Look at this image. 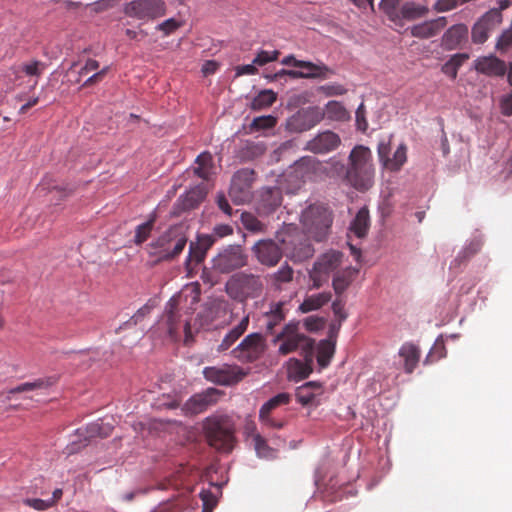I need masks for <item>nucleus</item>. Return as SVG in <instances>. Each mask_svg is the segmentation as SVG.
I'll return each mask as SVG.
<instances>
[{"label":"nucleus","instance_id":"f257e3e1","mask_svg":"<svg viewBox=\"0 0 512 512\" xmlns=\"http://www.w3.org/2000/svg\"><path fill=\"white\" fill-rule=\"evenodd\" d=\"M375 167L371 150L356 145L348 156L346 184L360 192L368 191L374 185Z\"/></svg>","mask_w":512,"mask_h":512},{"label":"nucleus","instance_id":"f03ea898","mask_svg":"<svg viewBox=\"0 0 512 512\" xmlns=\"http://www.w3.org/2000/svg\"><path fill=\"white\" fill-rule=\"evenodd\" d=\"M188 237L182 226H173L160 235L148 247V253L154 257V264L176 258L185 248Z\"/></svg>","mask_w":512,"mask_h":512},{"label":"nucleus","instance_id":"7ed1b4c3","mask_svg":"<svg viewBox=\"0 0 512 512\" xmlns=\"http://www.w3.org/2000/svg\"><path fill=\"white\" fill-rule=\"evenodd\" d=\"M276 238L282 245L284 255L295 262L307 260L314 254L310 238L293 224L285 226Z\"/></svg>","mask_w":512,"mask_h":512},{"label":"nucleus","instance_id":"20e7f679","mask_svg":"<svg viewBox=\"0 0 512 512\" xmlns=\"http://www.w3.org/2000/svg\"><path fill=\"white\" fill-rule=\"evenodd\" d=\"M332 213L322 204H312L301 214L300 222L304 234L314 241L321 242L328 236L332 225Z\"/></svg>","mask_w":512,"mask_h":512},{"label":"nucleus","instance_id":"39448f33","mask_svg":"<svg viewBox=\"0 0 512 512\" xmlns=\"http://www.w3.org/2000/svg\"><path fill=\"white\" fill-rule=\"evenodd\" d=\"M263 289L264 283L261 276L251 273L234 274L225 285L228 296L238 302L260 297Z\"/></svg>","mask_w":512,"mask_h":512},{"label":"nucleus","instance_id":"423d86ee","mask_svg":"<svg viewBox=\"0 0 512 512\" xmlns=\"http://www.w3.org/2000/svg\"><path fill=\"white\" fill-rule=\"evenodd\" d=\"M205 437L214 448H232L234 429L231 420L226 415L214 414L203 422Z\"/></svg>","mask_w":512,"mask_h":512},{"label":"nucleus","instance_id":"0eeeda50","mask_svg":"<svg viewBox=\"0 0 512 512\" xmlns=\"http://www.w3.org/2000/svg\"><path fill=\"white\" fill-rule=\"evenodd\" d=\"M276 341H282L279 353L287 355L301 348L305 354H313L315 342L310 337L298 332V324L290 322L276 336Z\"/></svg>","mask_w":512,"mask_h":512},{"label":"nucleus","instance_id":"6e6552de","mask_svg":"<svg viewBox=\"0 0 512 512\" xmlns=\"http://www.w3.org/2000/svg\"><path fill=\"white\" fill-rule=\"evenodd\" d=\"M113 426L102 420L91 423L85 427L78 428L72 435L70 445L73 448H86L98 446L100 441L111 435Z\"/></svg>","mask_w":512,"mask_h":512},{"label":"nucleus","instance_id":"1a4fd4ad","mask_svg":"<svg viewBox=\"0 0 512 512\" xmlns=\"http://www.w3.org/2000/svg\"><path fill=\"white\" fill-rule=\"evenodd\" d=\"M166 11L167 6L163 0H132L123 6L126 16L145 22L163 17Z\"/></svg>","mask_w":512,"mask_h":512},{"label":"nucleus","instance_id":"9d476101","mask_svg":"<svg viewBox=\"0 0 512 512\" xmlns=\"http://www.w3.org/2000/svg\"><path fill=\"white\" fill-rule=\"evenodd\" d=\"M248 256L240 245H229L212 259V269L228 274L247 265Z\"/></svg>","mask_w":512,"mask_h":512},{"label":"nucleus","instance_id":"9b49d317","mask_svg":"<svg viewBox=\"0 0 512 512\" xmlns=\"http://www.w3.org/2000/svg\"><path fill=\"white\" fill-rule=\"evenodd\" d=\"M266 348L265 338L260 333H252L247 335L231 353L240 362L252 363L264 355Z\"/></svg>","mask_w":512,"mask_h":512},{"label":"nucleus","instance_id":"f8f14e48","mask_svg":"<svg viewBox=\"0 0 512 512\" xmlns=\"http://www.w3.org/2000/svg\"><path fill=\"white\" fill-rule=\"evenodd\" d=\"M255 171L249 168L238 170L232 177L229 196L237 204L248 203L252 199Z\"/></svg>","mask_w":512,"mask_h":512},{"label":"nucleus","instance_id":"ddd939ff","mask_svg":"<svg viewBox=\"0 0 512 512\" xmlns=\"http://www.w3.org/2000/svg\"><path fill=\"white\" fill-rule=\"evenodd\" d=\"M247 372L238 365L224 364L222 366H210L203 369L204 378L216 385L231 386L240 382Z\"/></svg>","mask_w":512,"mask_h":512},{"label":"nucleus","instance_id":"4468645a","mask_svg":"<svg viewBox=\"0 0 512 512\" xmlns=\"http://www.w3.org/2000/svg\"><path fill=\"white\" fill-rule=\"evenodd\" d=\"M223 392L217 388L209 387L202 392L192 395L182 406V411L187 416H193L206 411L215 405Z\"/></svg>","mask_w":512,"mask_h":512},{"label":"nucleus","instance_id":"2eb2a0df","mask_svg":"<svg viewBox=\"0 0 512 512\" xmlns=\"http://www.w3.org/2000/svg\"><path fill=\"white\" fill-rule=\"evenodd\" d=\"M323 119L324 113L321 108L308 107L290 117L287 121V128L291 132L301 133L312 129Z\"/></svg>","mask_w":512,"mask_h":512},{"label":"nucleus","instance_id":"dca6fc26","mask_svg":"<svg viewBox=\"0 0 512 512\" xmlns=\"http://www.w3.org/2000/svg\"><path fill=\"white\" fill-rule=\"evenodd\" d=\"M502 23V14L496 8L487 11L473 25L471 39L475 44H483L489 38V34Z\"/></svg>","mask_w":512,"mask_h":512},{"label":"nucleus","instance_id":"f3484780","mask_svg":"<svg viewBox=\"0 0 512 512\" xmlns=\"http://www.w3.org/2000/svg\"><path fill=\"white\" fill-rule=\"evenodd\" d=\"M341 143V138L337 133L331 130H325L319 132L312 139L307 141L304 150L313 154L324 155L338 149Z\"/></svg>","mask_w":512,"mask_h":512},{"label":"nucleus","instance_id":"a211bd4d","mask_svg":"<svg viewBox=\"0 0 512 512\" xmlns=\"http://www.w3.org/2000/svg\"><path fill=\"white\" fill-rule=\"evenodd\" d=\"M252 251L262 265L269 267L277 265L284 255L283 248L272 239L257 241L252 247Z\"/></svg>","mask_w":512,"mask_h":512},{"label":"nucleus","instance_id":"6ab92c4d","mask_svg":"<svg viewBox=\"0 0 512 512\" xmlns=\"http://www.w3.org/2000/svg\"><path fill=\"white\" fill-rule=\"evenodd\" d=\"M325 389L321 382L309 381L296 389L295 397L302 406L320 405Z\"/></svg>","mask_w":512,"mask_h":512},{"label":"nucleus","instance_id":"aec40b11","mask_svg":"<svg viewBox=\"0 0 512 512\" xmlns=\"http://www.w3.org/2000/svg\"><path fill=\"white\" fill-rule=\"evenodd\" d=\"M294 171L302 177L314 180L326 178V161H320L314 157H302L295 163Z\"/></svg>","mask_w":512,"mask_h":512},{"label":"nucleus","instance_id":"412c9836","mask_svg":"<svg viewBox=\"0 0 512 512\" xmlns=\"http://www.w3.org/2000/svg\"><path fill=\"white\" fill-rule=\"evenodd\" d=\"M390 148L389 145L381 142L378 145V156L383 166L390 171H398L407 161V147L401 144L393 154V157H389Z\"/></svg>","mask_w":512,"mask_h":512},{"label":"nucleus","instance_id":"4be33fe9","mask_svg":"<svg viewBox=\"0 0 512 512\" xmlns=\"http://www.w3.org/2000/svg\"><path fill=\"white\" fill-rule=\"evenodd\" d=\"M282 203V191L279 187H264L261 189L257 209L261 214L274 212Z\"/></svg>","mask_w":512,"mask_h":512},{"label":"nucleus","instance_id":"5701e85b","mask_svg":"<svg viewBox=\"0 0 512 512\" xmlns=\"http://www.w3.org/2000/svg\"><path fill=\"white\" fill-rule=\"evenodd\" d=\"M165 318L168 333L172 338H176L178 336L181 323H183L184 332L186 338H188L191 333L190 323L188 320H181V314L179 313L174 299H171L168 302Z\"/></svg>","mask_w":512,"mask_h":512},{"label":"nucleus","instance_id":"b1692460","mask_svg":"<svg viewBox=\"0 0 512 512\" xmlns=\"http://www.w3.org/2000/svg\"><path fill=\"white\" fill-rule=\"evenodd\" d=\"M291 396L289 393L282 392L265 402L259 410V419L265 425L281 427V424L271 418V413L276 408L289 404Z\"/></svg>","mask_w":512,"mask_h":512},{"label":"nucleus","instance_id":"393cba45","mask_svg":"<svg viewBox=\"0 0 512 512\" xmlns=\"http://www.w3.org/2000/svg\"><path fill=\"white\" fill-rule=\"evenodd\" d=\"M447 25L446 17H438L436 19L425 21L414 25L411 28V35L420 39H428L436 36Z\"/></svg>","mask_w":512,"mask_h":512},{"label":"nucleus","instance_id":"a878e982","mask_svg":"<svg viewBox=\"0 0 512 512\" xmlns=\"http://www.w3.org/2000/svg\"><path fill=\"white\" fill-rule=\"evenodd\" d=\"M297 67L305 69V71L289 72L291 78H320L326 79L331 74V70L326 65H317L309 61L297 62Z\"/></svg>","mask_w":512,"mask_h":512},{"label":"nucleus","instance_id":"bb28decb","mask_svg":"<svg viewBox=\"0 0 512 512\" xmlns=\"http://www.w3.org/2000/svg\"><path fill=\"white\" fill-rule=\"evenodd\" d=\"M207 190L205 185H197L190 189L185 195L180 196L177 200V207L181 211L195 209L205 199Z\"/></svg>","mask_w":512,"mask_h":512},{"label":"nucleus","instance_id":"cd10ccee","mask_svg":"<svg viewBox=\"0 0 512 512\" xmlns=\"http://www.w3.org/2000/svg\"><path fill=\"white\" fill-rule=\"evenodd\" d=\"M468 37V27L465 24H455L448 28L442 36V47L446 50L456 49Z\"/></svg>","mask_w":512,"mask_h":512},{"label":"nucleus","instance_id":"c85d7f7f","mask_svg":"<svg viewBox=\"0 0 512 512\" xmlns=\"http://www.w3.org/2000/svg\"><path fill=\"white\" fill-rule=\"evenodd\" d=\"M475 69L488 76H503L507 71L505 62L495 56L477 59Z\"/></svg>","mask_w":512,"mask_h":512},{"label":"nucleus","instance_id":"c756f323","mask_svg":"<svg viewBox=\"0 0 512 512\" xmlns=\"http://www.w3.org/2000/svg\"><path fill=\"white\" fill-rule=\"evenodd\" d=\"M57 382V377H48L46 379H38L34 382H26L10 389L7 393L0 394V401L7 402L11 400V396L15 393H23L33 391L36 389H43L54 385Z\"/></svg>","mask_w":512,"mask_h":512},{"label":"nucleus","instance_id":"7c9ffc66","mask_svg":"<svg viewBox=\"0 0 512 512\" xmlns=\"http://www.w3.org/2000/svg\"><path fill=\"white\" fill-rule=\"evenodd\" d=\"M399 13L400 23L397 26L402 27L404 21H415L426 17L429 13V8L414 1H407L401 5Z\"/></svg>","mask_w":512,"mask_h":512},{"label":"nucleus","instance_id":"2f4dec72","mask_svg":"<svg viewBox=\"0 0 512 512\" xmlns=\"http://www.w3.org/2000/svg\"><path fill=\"white\" fill-rule=\"evenodd\" d=\"M312 356L305 354L306 361L302 362L298 359H290L288 362V377L294 381H300L307 378L312 373Z\"/></svg>","mask_w":512,"mask_h":512},{"label":"nucleus","instance_id":"473e14b6","mask_svg":"<svg viewBox=\"0 0 512 512\" xmlns=\"http://www.w3.org/2000/svg\"><path fill=\"white\" fill-rule=\"evenodd\" d=\"M399 356L404 360V370L410 374L416 368L420 360V350L412 343H405L399 350Z\"/></svg>","mask_w":512,"mask_h":512},{"label":"nucleus","instance_id":"72a5a7b5","mask_svg":"<svg viewBox=\"0 0 512 512\" xmlns=\"http://www.w3.org/2000/svg\"><path fill=\"white\" fill-rule=\"evenodd\" d=\"M342 256V253L336 251L325 253L315 262L314 267L317 271L323 272L325 276H328L338 268Z\"/></svg>","mask_w":512,"mask_h":512},{"label":"nucleus","instance_id":"f704fd0d","mask_svg":"<svg viewBox=\"0 0 512 512\" xmlns=\"http://www.w3.org/2000/svg\"><path fill=\"white\" fill-rule=\"evenodd\" d=\"M249 325V316H245L232 328L223 338L218 346V351L228 350L247 330Z\"/></svg>","mask_w":512,"mask_h":512},{"label":"nucleus","instance_id":"c9c22d12","mask_svg":"<svg viewBox=\"0 0 512 512\" xmlns=\"http://www.w3.org/2000/svg\"><path fill=\"white\" fill-rule=\"evenodd\" d=\"M331 298V292H322L307 296L300 304L299 310L302 313H308L314 310H318L324 305H326L328 302H330Z\"/></svg>","mask_w":512,"mask_h":512},{"label":"nucleus","instance_id":"e433bc0d","mask_svg":"<svg viewBox=\"0 0 512 512\" xmlns=\"http://www.w3.org/2000/svg\"><path fill=\"white\" fill-rule=\"evenodd\" d=\"M195 164L196 166L193 168L194 174L203 180H209L214 168L211 153L203 152L198 155Z\"/></svg>","mask_w":512,"mask_h":512},{"label":"nucleus","instance_id":"4c0bfd02","mask_svg":"<svg viewBox=\"0 0 512 512\" xmlns=\"http://www.w3.org/2000/svg\"><path fill=\"white\" fill-rule=\"evenodd\" d=\"M283 307V302L273 303L270 310L264 314L265 327L268 332L272 333L274 328L284 321L286 315Z\"/></svg>","mask_w":512,"mask_h":512},{"label":"nucleus","instance_id":"58836bf2","mask_svg":"<svg viewBox=\"0 0 512 512\" xmlns=\"http://www.w3.org/2000/svg\"><path fill=\"white\" fill-rule=\"evenodd\" d=\"M347 165L332 157L326 161V178L341 181L346 184Z\"/></svg>","mask_w":512,"mask_h":512},{"label":"nucleus","instance_id":"ea45409f","mask_svg":"<svg viewBox=\"0 0 512 512\" xmlns=\"http://www.w3.org/2000/svg\"><path fill=\"white\" fill-rule=\"evenodd\" d=\"M324 117L332 121L344 122L350 119V114L344 105L338 101H329L325 110H323Z\"/></svg>","mask_w":512,"mask_h":512},{"label":"nucleus","instance_id":"a19ab883","mask_svg":"<svg viewBox=\"0 0 512 512\" xmlns=\"http://www.w3.org/2000/svg\"><path fill=\"white\" fill-rule=\"evenodd\" d=\"M368 228L369 212L366 208H361L351 223L350 229L357 237L362 238L367 234Z\"/></svg>","mask_w":512,"mask_h":512},{"label":"nucleus","instance_id":"79ce46f5","mask_svg":"<svg viewBox=\"0 0 512 512\" xmlns=\"http://www.w3.org/2000/svg\"><path fill=\"white\" fill-rule=\"evenodd\" d=\"M46 68V64L39 60H32L23 63L18 68L13 67L11 70L15 78L19 77V73H24L27 76L40 77Z\"/></svg>","mask_w":512,"mask_h":512},{"label":"nucleus","instance_id":"37998d69","mask_svg":"<svg viewBox=\"0 0 512 512\" xmlns=\"http://www.w3.org/2000/svg\"><path fill=\"white\" fill-rule=\"evenodd\" d=\"M356 273L355 269L350 268L334 276L332 286L337 295H341L349 287Z\"/></svg>","mask_w":512,"mask_h":512},{"label":"nucleus","instance_id":"c03bdc74","mask_svg":"<svg viewBox=\"0 0 512 512\" xmlns=\"http://www.w3.org/2000/svg\"><path fill=\"white\" fill-rule=\"evenodd\" d=\"M335 353V344L329 340H322L317 346V362L319 366L325 368L329 365L331 358Z\"/></svg>","mask_w":512,"mask_h":512},{"label":"nucleus","instance_id":"a18cd8bd","mask_svg":"<svg viewBox=\"0 0 512 512\" xmlns=\"http://www.w3.org/2000/svg\"><path fill=\"white\" fill-rule=\"evenodd\" d=\"M401 5V0H382L380 9L391 22L398 25V23H400L399 11H401Z\"/></svg>","mask_w":512,"mask_h":512},{"label":"nucleus","instance_id":"49530a36","mask_svg":"<svg viewBox=\"0 0 512 512\" xmlns=\"http://www.w3.org/2000/svg\"><path fill=\"white\" fill-rule=\"evenodd\" d=\"M241 222L244 228L253 233H260L265 231V224H263L256 216L249 212L241 214Z\"/></svg>","mask_w":512,"mask_h":512},{"label":"nucleus","instance_id":"de8ad7c7","mask_svg":"<svg viewBox=\"0 0 512 512\" xmlns=\"http://www.w3.org/2000/svg\"><path fill=\"white\" fill-rule=\"evenodd\" d=\"M276 101V94L271 90L260 92L252 101V109L260 110L270 107Z\"/></svg>","mask_w":512,"mask_h":512},{"label":"nucleus","instance_id":"09e8293b","mask_svg":"<svg viewBox=\"0 0 512 512\" xmlns=\"http://www.w3.org/2000/svg\"><path fill=\"white\" fill-rule=\"evenodd\" d=\"M155 223V218H151L145 223L138 225L135 230L134 243L136 245H141L144 243L150 236Z\"/></svg>","mask_w":512,"mask_h":512},{"label":"nucleus","instance_id":"8fccbe9b","mask_svg":"<svg viewBox=\"0 0 512 512\" xmlns=\"http://www.w3.org/2000/svg\"><path fill=\"white\" fill-rule=\"evenodd\" d=\"M206 251L196 245L194 242H191L189 245V254L186 260V265L189 267L192 264L198 265L200 264L206 257Z\"/></svg>","mask_w":512,"mask_h":512},{"label":"nucleus","instance_id":"3c124183","mask_svg":"<svg viewBox=\"0 0 512 512\" xmlns=\"http://www.w3.org/2000/svg\"><path fill=\"white\" fill-rule=\"evenodd\" d=\"M277 123L274 116H260L253 119L250 128L253 131L267 130L273 128Z\"/></svg>","mask_w":512,"mask_h":512},{"label":"nucleus","instance_id":"603ef678","mask_svg":"<svg viewBox=\"0 0 512 512\" xmlns=\"http://www.w3.org/2000/svg\"><path fill=\"white\" fill-rule=\"evenodd\" d=\"M199 496L203 506L202 512H212L218 503L217 496L210 490L205 489L200 492Z\"/></svg>","mask_w":512,"mask_h":512},{"label":"nucleus","instance_id":"864d4df0","mask_svg":"<svg viewBox=\"0 0 512 512\" xmlns=\"http://www.w3.org/2000/svg\"><path fill=\"white\" fill-rule=\"evenodd\" d=\"M280 55V52L278 50L273 51H266L261 50L257 53L255 58L253 59V64H256L258 66H263L269 62L276 61Z\"/></svg>","mask_w":512,"mask_h":512},{"label":"nucleus","instance_id":"5fc2aeb1","mask_svg":"<svg viewBox=\"0 0 512 512\" xmlns=\"http://www.w3.org/2000/svg\"><path fill=\"white\" fill-rule=\"evenodd\" d=\"M273 277L277 285L291 282L293 279V269L288 265H284L274 273Z\"/></svg>","mask_w":512,"mask_h":512},{"label":"nucleus","instance_id":"6e6d98bb","mask_svg":"<svg viewBox=\"0 0 512 512\" xmlns=\"http://www.w3.org/2000/svg\"><path fill=\"white\" fill-rule=\"evenodd\" d=\"M320 91L327 97L344 95L347 89L338 83L326 84L320 87Z\"/></svg>","mask_w":512,"mask_h":512},{"label":"nucleus","instance_id":"4d7b16f0","mask_svg":"<svg viewBox=\"0 0 512 512\" xmlns=\"http://www.w3.org/2000/svg\"><path fill=\"white\" fill-rule=\"evenodd\" d=\"M181 26V23L178 22L174 18H169L162 23L158 24L156 26V29L159 31H162L164 35L168 36L175 32L179 27Z\"/></svg>","mask_w":512,"mask_h":512},{"label":"nucleus","instance_id":"13d9d810","mask_svg":"<svg viewBox=\"0 0 512 512\" xmlns=\"http://www.w3.org/2000/svg\"><path fill=\"white\" fill-rule=\"evenodd\" d=\"M512 46V28L505 30L499 37L496 48L500 51H506Z\"/></svg>","mask_w":512,"mask_h":512},{"label":"nucleus","instance_id":"bf43d9fd","mask_svg":"<svg viewBox=\"0 0 512 512\" xmlns=\"http://www.w3.org/2000/svg\"><path fill=\"white\" fill-rule=\"evenodd\" d=\"M356 125L358 130L365 132L368 128V122L366 119V110L363 103H361L356 110Z\"/></svg>","mask_w":512,"mask_h":512},{"label":"nucleus","instance_id":"052dcab7","mask_svg":"<svg viewBox=\"0 0 512 512\" xmlns=\"http://www.w3.org/2000/svg\"><path fill=\"white\" fill-rule=\"evenodd\" d=\"M26 506H29L38 511H44L51 508V503H48L47 500L39 499V498H27L23 501Z\"/></svg>","mask_w":512,"mask_h":512},{"label":"nucleus","instance_id":"680f3d73","mask_svg":"<svg viewBox=\"0 0 512 512\" xmlns=\"http://www.w3.org/2000/svg\"><path fill=\"white\" fill-rule=\"evenodd\" d=\"M458 0H437L433 6L437 12H447L458 7Z\"/></svg>","mask_w":512,"mask_h":512},{"label":"nucleus","instance_id":"e2e57ef3","mask_svg":"<svg viewBox=\"0 0 512 512\" xmlns=\"http://www.w3.org/2000/svg\"><path fill=\"white\" fill-rule=\"evenodd\" d=\"M310 278L312 281L311 288L319 289L327 281L328 276H325L323 272L317 271L315 267H313Z\"/></svg>","mask_w":512,"mask_h":512},{"label":"nucleus","instance_id":"0e129e2a","mask_svg":"<svg viewBox=\"0 0 512 512\" xmlns=\"http://www.w3.org/2000/svg\"><path fill=\"white\" fill-rule=\"evenodd\" d=\"M215 241H216V238L212 234L211 235H200L197 238V242H194V243L207 252L213 246Z\"/></svg>","mask_w":512,"mask_h":512},{"label":"nucleus","instance_id":"69168bd1","mask_svg":"<svg viewBox=\"0 0 512 512\" xmlns=\"http://www.w3.org/2000/svg\"><path fill=\"white\" fill-rule=\"evenodd\" d=\"M233 233V228L228 224H220L216 225L213 229V234L215 238H222Z\"/></svg>","mask_w":512,"mask_h":512},{"label":"nucleus","instance_id":"338daca9","mask_svg":"<svg viewBox=\"0 0 512 512\" xmlns=\"http://www.w3.org/2000/svg\"><path fill=\"white\" fill-rule=\"evenodd\" d=\"M332 310L335 316H337L340 321H343L347 318V314L344 311V303L341 299H336L332 303Z\"/></svg>","mask_w":512,"mask_h":512},{"label":"nucleus","instance_id":"774afa93","mask_svg":"<svg viewBox=\"0 0 512 512\" xmlns=\"http://www.w3.org/2000/svg\"><path fill=\"white\" fill-rule=\"evenodd\" d=\"M501 112L505 116L512 115V93L501 100Z\"/></svg>","mask_w":512,"mask_h":512}]
</instances>
